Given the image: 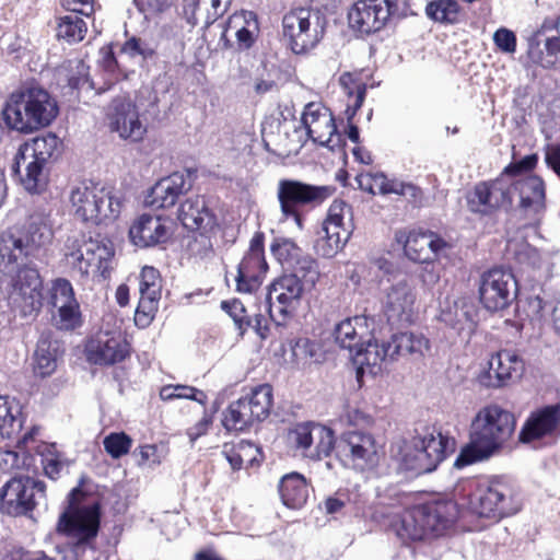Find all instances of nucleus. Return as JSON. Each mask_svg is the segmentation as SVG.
<instances>
[{
    "label": "nucleus",
    "mask_w": 560,
    "mask_h": 560,
    "mask_svg": "<svg viewBox=\"0 0 560 560\" xmlns=\"http://www.w3.org/2000/svg\"><path fill=\"white\" fill-rule=\"evenodd\" d=\"M34 259L12 229L0 234V291L24 317L36 316L43 305V281Z\"/></svg>",
    "instance_id": "obj_1"
},
{
    "label": "nucleus",
    "mask_w": 560,
    "mask_h": 560,
    "mask_svg": "<svg viewBox=\"0 0 560 560\" xmlns=\"http://www.w3.org/2000/svg\"><path fill=\"white\" fill-rule=\"evenodd\" d=\"M515 425V417L509 410L494 404L482 407L471 420L469 442L454 466L462 468L498 454L514 433Z\"/></svg>",
    "instance_id": "obj_2"
},
{
    "label": "nucleus",
    "mask_w": 560,
    "mask_h": 560,
    "mask_svg": "<svg viewBox=\"0 0 560 560\" xmlns=\"http://www.w3.org/2000/svg\"><path fill=\"white\" fill-rule=\"evenodd\" d=\"M101 526L100 502L75 488L68 497V505L59 515L56 532L66 537L75 553L95 550Z\"/></svg>",
    "instance_id": "obj_3"
},
{
    "label": "nucleus",
    "mask_w": 560,
    "mask_h": 560,
    "mask_svg": "<svg viewBox=\"0 0 560 560\" xmlns=\"http://www.w3.org/2000/svg\"><path fill=\"white\" fill-rule=\"evenodd\" d=\"M57 115V102L39 86L23 88L12 93L3 108L5 125L26 135L49 126Z\"/></svg>",
    "instance_id": "obj_4"
},
{
    "label": "nucleus",
    "mask_w": 560,
    "mask_h": 560,
    "mask_svg": "<svg viewBox=\"0 0 560 560\" xmlns=\"http://www.w3.org/2000/svg\"><path fill=\"white\" fill-rule=\"evenodd\" d=\"M60 144L54 133L36 137L21 144L12 171L20 174L21 185L31 194L40 192L48 183L49 164Z\"/></svg>",
    "instance_id": "obj_5"
},
{
    "label": "nucleus",
    "mask_w": 560,
    "mask_h": 560,
    "mask_svg": "<svg viewBox=\"0 0 560 560\" xmlns=\"http://www.w3.org/2000/svg\"><path fill=\"white\" fill-rule=\"evenodd\" d=\"M458 494L471 513L480 517L500 518L517 513L521 509L518 494L499 481L467 480L457 486Z\"/></svg>",
    "instance_id": "obj_6"
},
{
    "label": "nucleus",
    "mask_w": 560,
    "mask_h": 560,
    "mask_svg": "<svg viewBox=\"0 0 560 560\" xmlns=\"http://www.w3.org/2000/svg\"><path fill=\"white\" fill-rule=\"evenodd\" d=\"M65 266L81 278H105L114 256L110 242L86 237L82 233L68 236L62 248Z\"/></svg>",
    "instance_id": "obj_7"
},
{
    "label": "nucleus",
    "mask_w": 560,
    "mask_h": 560,
    "mask_svg": "<svg viewBox=\"0 0 560 560\" xmlns=\"http://www.w3.org/2000/svg\"><path fill=\"white\" fill-rule=\"evenodd\" d=\"M375 264L387 277V285L383 288V307L387 320L393 325L410 324L417 301L415 280L386 259H377Z\"/></svg>",
    "instance_id": "obj_8"
},
{
    "label": "nucleus",
    "mask_w": 560,
    "mask_h": 560,
    "mask_svg": "<svg viewBox=\"0 0 560 560\" xmlns=\"http://www.w3.org/2000/svg\"><path fill=\"white\" fill-rule=\"evenodd\" d=\"M74 215L93 224L116 220L121 210L120 197L93 182L74 185L69 195Z\"/></svg>",
    "instance_id": "obj_9"
},
{
    "label": "nucleus",
    "mask_w": 560,
    "mask_h": 560,
    "mask_svg": "<svg viewBox=\"0 0 560 560\" xmlns=\"http://www.w3.org/2000/svg\"><path fill=\"white\" fill-rule=\"evenodd\" d=\"M319 271L314 259L300 262L298 271L277 278L269 287L268 302L270 316L273 317V308L285 317L295 311L305 291L311 290L318 280Z\"/></svg>",
    "instance_id": "obj_10"
},
{
    "label": "nucleus",
    "mask_w": 560,
    "mask_h": 560,
    "mask_svg": "<svg viewBox=\"0 0 560 560\" xmlns=\"http://www.w3.org/2000/svg\"><path fill=\"white\" fill-rule=\"evenodd\" d=\"M335 188L327 185H312L298 179H280L277 185V200L280 208V222L293 220L303 230L301 209L315 208L330 196Z\"/></svg>",
    "instance_id": "obj_11"
},
{
    "label": "nucleus",
    "mask_w": 560,
    "mask_h": 560,
    "mask_svg": "<svg viewBox=\"0 0 560 560\" xmlns=\"http://www.w3.org/2000/svg\"><path fill=\"white\" fill-rule=\"evenodd\" d=\"M325 21L311 8L298 7L282 18V38L295 55L306 54L322 40Z\"/></svg>",
    "instance_id": "obj_12"
},
{
    "label": "nucleus",
    "mask_w": 560,
    "mask_h": 560,
    "mask_svg": "<svg viewBox=\"0 0 560 560\" xmlns=\"http://www.w3.org/2000/svg\"><path fill=\"white\" fill-rule=\"evenodd\" d=\"M448 442L440 432H427L404 441L398 451L401 467L417 474L433 471L445 458Z\"/></svg>",
    "instance_id": "obj_13"
},
{
    "label": "nucleus",
    "mask_w": 560,
    "mask_h": 560,
    "mask_svg": "<svg viewBox=\"0 0 560 560\" xmlns=\"http://www.w3.org/2000/svg\"><path fill=\"white\" fill-rule=\"evenodd\" d=\"M273 404L272 387L261 384L250 393L231 402L223 412L222 423L229 431H243L270 415Z\"/></svg>",
    "instance_id": "obj_14"
},
{
    "label": "nucleus",
    "mask_w": 560,
    "mask_h": 560,
    "mask_svg": "<svg viewBox=\"0 0 560 560\" xmlns=\"http://www.w3.org/2000/svg\"><path fill=\"white\" fill-rule=\"evenodd\" d=\"M337 455L345 466L360 471H372L384 455L383 446L375 436L364 431H348L342 434Z\"/></svg>",
    "instance_id": "obj_15"
},
{
    "label": "nucleus",
    "mask_w": 560,
    "mask_h": 560,
    "mask_svg": "<svg viewBox=\"0 0 560 560\" xmlns=\"http://www.w3.org/2000/svg\"><path fill=\"white\" fill-rule=\"evenodd\" d=\"M353 229L351 207L342 200H335L315 243L317 254L327 258L334 257L349 241Z\"/></svg>",
    "instance_id": "obj_16"
},
{
    "label": "nucleus",
    "mask_w": 560,
    "mask_h": 560,
    "mask_svg": "<svg viewBox=\"0 0 560 560\" xmlns=\"http://www.w3.org/2000/svg\"><path fill=\"white\" fill-rule=\"evenodd\" d=\"M45 499V483L28 475H16L0 492V510L9 515H25Z\"/></svg>",
    "instance_id": "obj_17"
},
{
    "label": "nucleus",
    "mask_w": 560,
    "mask_h": 560,
    "mask_svg": "<svg viewBox=\"0 0 560 560\" xmlns=\"http://www.w3.org/2000/svg\"><path fill=\"white\" fill-rule=\"evenodd\" d=\"M287 444L300 455L319 460L327 457L335 445V435L329 428L306 422L290 429L285 436Z\"/></svg>",
    "instance_id": "obj_18"
},
{
    "label": "nucleus",
    "mask_w": 560,
    "mask_h": 560,
    "mask_svg": "<svg viewBox=\"0 0 560 560\" xmlns=\"http://www.w3.org/2000/svg\"><path fill=\"white\" fill-rule=\"evenodd\" d=\"M479 300L490 312L506 308L516 298L517 282L513 272L504 268H492L479 280Z\"/></svg>",
    "instance_id": "obj_19"
},
{
    "label": "nucleus",
    "mask_w": 560,
    "mask_h": 560,
    "mask_svg": "<svg viewBox=\"0 0 560 560\" xmlns=\"http://www.w3.org/2000/svg\"><path fill=\"white\" fill-rule=\"evenodd\" d=\"M513 178L510 174H501L494 180L477 184L467 196L470 211L490 214L493 211L512 205Z\"/></svg>",
    "instance_id": "obj_20"
},
{
    "label": "nucleus",
    "mask_w": 560,
    "mask_h": 560,
    "mask_svg": "<svg viewBox=\"0 0 560 560\" xmlns=\"http://www.w3.org/2000/svg\"><path fill=\"white\" fill-rule=\"evenodd\" d=\"M395 241L404 247L405 255L415 262L429 264L434 258L447 256L452 245L430 231L395 232Z\"/></svg>",
    "instance_id": "obj_21"
},
{
    "label": "nucleus",
    "mask_w": 560,
    "mask_h": 560,
    "mask_svg": "<svg viewBox=\"0 0 560 560\" xmlns=\"http://www.w3.org/2000/svg\"><path fill=\"white\" fill-rule=\"evenodd\" d=\"M528 58L542 68L560 60V16L546 18L528 38Z\"/></svg>",
    "instance_id": "obj_22"
},
{
    "label": "nucleus",
    "mask_w": 560,
    "mask_h": 560,
    "mask_svg": "<svg viewBox=\"0 0 560 560\" xmlns=\"http://www.w3.org/2000/svg\"><path fill=\"white\" fill-rule=\"evenodd\" d=\"M459 500L456 487L452 495H439L419 505L429 536H441L454 525L459 516L460 506L464 505Z\"/></svg>",
    "instance_id": "obj_23"
},
{
    "label": "nucleus",
    "mask_w": 560,
    "mask_h": 560,
    "mask_svg": "<svg viewBox=\"0 0 560 560\" xmlns=\"http://www.w3.org/2000/svg\"><path fill=\"white\" fill-rule=\"evenodd\" d=\"M265 234L260 231L254 233L249 247L238 265L236 288L237 291L252 293L256 291L268 270L264 249Z\"/></svg>",
    "instance_id": "obj_24"
},
{
    "label": "nucleus",
    "mask_w": 560,
    "mask_h": 560,
    "mask_svg": "<svg viewBox=\"0 0 560 560\" xmlns=\"http://www.w3.org/2000/svg\"><path fill=\"white\" fill-rule=\"evenodd\" d=\"M396 9V0H358L348 13L349 25L362 34L377 32Z\"/></svg>",
    "instance_id": "obj_25"
},
{
    "label": "nucleus",
    "mask_w": 560,
    "mask_h": 560,
    "mask_svg": "<svg viewBox=\"0 0 560 560\" xmlns=\"http://www.w3.org/2000/svg\"><path fill=\"white\" fill-rule=\"evenodd\" d=\"M108 126L121 139L139 142L147 133V126L141 120L138 107L128 97H116L107 110Z\"/></svg>",
    "instance_id": "obj_26"
},
{
    "label": "nucleus",
    "mask_w": 560,
    "mask_h": 560,
    "mask_svg": "<svg viewBox=\"0 0 560 560\" xmlns=\"http://www.w3.org/2000/svg\"><path fill=\"white\" fill-rule=\"evenodd\" d=\"M130 348L119 327H104L86 345L88 360L94 364L110 365L125 360Z\"/></svg>",
    "instance_id": "obj_27"
},
{
    "label": "nucleus",
    "mask_w": 560,
    "mask_h": 560,
    "mask_svg": "<svg viewBox=\"0 0 560 560\" xmlns=\"http://www.w3.org/2000/svg\"><path fill=\"white\" fill-rule=\"evenodd\" d=\"M49 303L56 310L54 320L59 329L71 330L81 325L80 304L69 280L58 278L51 282Z\"/></svg>",
    "instance_id": "obj_28"
},
{
    "label": "nucleus",
    "mask_w": 560,
    "mask_h": 560,
    "mask_svg": "<svg viewBox=\"0 0 560 560\" xmlns=\"http://www.w3.org/2000/svg\"><path fill=\"white\" fill-rule=\"evenodd\" d=\"M524 370L523 360L511 350H501L491 355L488 369L481 372L478 381L486 387H502L518 378Z\"/></svg>",
    "instance_id": "obj_29"
},
{
    "label": "nucleus",
    "mask_w": 560,
    "mask_h": 560,
    "mask_svg": "<svg viewBox=\"0 0 560 560\" xmlns=\"http://www.w3.org/2000/svg\"><path fill=\"white\" fill-rule=\"evenodd\" d=\"M34 255H39L52 243L55 230L51 214L44 210L33 212L22 229H12Z\"/></svg>",
    "instance_id": "obj_30"
},
{
    "label": "nucleus",
    "mask_w": 560,
    "mask_h": 560,
    "mask_svg": "<svg viewBox=\"0 0 560 560\" xmlns=\"http://www.w3.org/2000/svg\"><path fill=\"white\" fill-rule=\"evenodd\" d=\"M172 235L167 219L142 214L129 229V238L138 247L145 248L165 243Z\"/></svg>",
    "instance_id": "obj_31"
},
{
    "label": "nucleus",
    "mask_w": 560,
    "mask_h": 560,
    "mask_svg": "<svg viewBox=\"0 0 560 560\" xmlns=\"http://www.w3.org/2000/svg\"><path fill=\"white\" fill-rule=\"evenodd\" d=\"M559 433L560 405L547 406L530 413L520 432V441L530 443Z\"/></svg>",
    "instance_id": "obj_32"
},
{
    "label": "nucleus",
    "mask_w": 560,
    "mask_h": 560,
    "mask_svg": "<svg viewBox=\"0 0 560 560\" xmlns=\"http://www.w3.org/2000/svg\"><path fill=\"white\" fill-rule=\"evenodd\" d=\"M302 124L307 136L320 145H328L336 133L332 114L319 102H311L305 105L302 113Z\"/></svg>",
    "instance_id": "obj_33"
},
{
    "label": "nucleus",
    "mask_w": 560,
    "mask_h": 560,
    "mask_svg": "<svg viewBox=\"0 0 560 560\" xmlns=\"http://www.w3.org/2000/svg\"><path fill=\"white\" fill-rule=\"evenodd\" d=\"M373 319L364 315L348 317L338 323L334 329L336 345L349 351V355L364 346L372 334Z\"/></svg>",
    "instance_id": "obj_34"
},
{
    "label": "nucleus",
    "mask_w": 560,
    "mask_h": 560,
    "mask_svg": "<svg viewBox=\"0 0 560 560\" xmlns=\"http://www.w3.org/2000/svg\"><path fill=\"white\" fill-rule=\"evenodd\" d=\"M178 220L189 231L208 232L215 225V215L203 196H190L178 208Z\"/></svg>",
    "instance_id": "obj_35"
},
{
    "label": "nucleus",
    "mask_w": 560,
    "mask_h": 560,
    "mask_svg": "<svg viewBox=\"0 0 560 560\" xmlns=\"http://www.w3.org/2000/svg\"><path fill=\"white\" fill-rule=\"evenodd\" d=\"M188 176L180 172H175L167 177L160 179L152 188L147 198V202L155 208L173 207L178 197L190 189Z\"/></svg>",
    "instance_id": "obj_36"
},
{
    "label": "nucleus",
    "mask_w": 560,
    "mask_h": 560,
    "mask_svg": "<svg viewBox=\"0 0 560 560\" xmlns=\"http://www.w3.org/2000/svg\"><path fill=\"white\" fill-rule=\"evenodd\" d=\"M512 196L518 197L520 208L526 214H537L545 208V185L538 176L513 178Z\"/></svg>",
    "instance_id": "obj_37"
},
{
    "label": "nucleus",
    "mask_w": 560,
    "mask_h": 560,
    "mask_svg": "<svg viewBox=\"0 0 560 560\" xmlns=\"http://www.w3.org/2000/svg\"><path fill=\"white\" fill-rule=\"evenodd\" d=\"M357 365L358 381L365 375H376L381 372L382 363L389 358L388 342L378 343L372 341V335L368 338L364 346L359 347L350 357Z\"/></svg>",
    "instance_id": "obj_38"
},
{
    "label": "nucleus",
    "mask_w": 560,
    "mask_h": 560,
    "mask_svg": "<svg viewBox=\"0 0 560 560\" xmlns=\"http://www.w3.org/2000/svg\"><path fill=\"white\" fill-rule=\"evenodd\" d=\"M229 32L234 34L240 47L250 48L259 35L257 15L252 11L235 12L229 18L223 36Z\"/></svg>",
    "instance_id": "obj_39"
},
{
    "label": "nucleus",
    "mask_w": 560,
    "mask_h": 560,
    "mask_svg": "<svg viewBox=\"0 0 560 560\" xmlns=\"http://www.w3.org/2000/svg\"><path fill=\"white\" fill-rule=\"evenodd\" d=\"M278 488L282 503L289 509H301L307 501L308 485L305 477L299 472L284 475Z\"/></svg>",
    "instance_id": "obj_40"
},
{
    "label": "nucleus",
    "mask_w": 560,
    "mask_h": 560,
    "mask_svg": "<svg viewBox=\"0 0 560 560\" xmlns=\"http://www.w3.org/2000/svg\"><path fill=\"white\" fill-rule=\"evenodd\" d=\"M420 514L419 506H416L402 512L394 518L390 526L401 540H421L430 537Z\"/></svg>",
    "instance_id": "obj_41"
},
{
    "label": "nucleus",
    "mask_w": 560,
    "mask_h": 560,
    "mask_svg": "<svg viewBox=\"0 0 560 560\" xmlns=\"http://www.w3.org/2000/svg\"><path fill=\"white\" fill-rule=\"evenodd\" d=\"M390 359L395 357L413 355L421 358L429 350V340L421 334L400 332L392 336L387 341Z\"/></svg>",
    "instance_id": "obj_42"
},
{
    "label": "nucleus",
    "mask_w": 560,
    "mask_h": 560,
    "mask_svg": "<svg viewBox=\"0 0 560 560\" xmlns=\"http://www.w3.org/2000/svg\"><path fill=\"white\" fill-rule=\"evenodd\" d=\"M359 184L363 190L372 195H406L408 190H413L412 185L396 179H388L383 173L361 174L359 176Z\"/></svg>",
    "instance_id": "obj_43"
},
{
    "label": "nucleus",
    "mask_w": 560,
    "mask_h": 560,
    "mask_svg": "<svg viewBox=\"0 0 560 560\" xmlns=\"http://www.w3.org/2000/svg\"><path fill=\"white\" fill-rule=\"evenodd\" d=\"M57 343L49 336L42 335L34 353V372L40 377L49 376L57 366Z\"/></svg>",
    "instance_id": "obj_44"
},
{
    "label": "nucleus",
    "mask_w": 560,
    "mask_h": 560,
    "mask_svg": "<svg viewBox=\"0 0 560 560\" xmlns=\"http://www.w3.org/2000/svg\"><path fill=\"white\" fill-rule=\"evenodd\" d=\"M271 253L278 259V261L287 267L292 269V271H298V267H300V262L306 259H313L312 257L304 255L300 247L289 238H278L271 244Z\"/></svg>",
    "instance_id": "obj_45"
},
{
    "label": "nucleus",
    "mask_w": 560,
    "mask_h": 560,
    "mask_svg": "<svg viewBox=\"0 0 560 560\" xmlns=\"http://www.w3.org/2000/svg\"><path fill=\"white\" fill-rule=\"evenodd\" d=\"M340 86L343 92L350 97L353 98L352 105H349L347 108V113L349 114V120L355 115L357 110L362 106L365 93H366V84L362 80L360 73H351L345 72L339 78Z\"/></svg>",
    "instance_id": "obj_46"
},
{
    "label": "nucleus",
    "mask_w": 560,
    "mask_h": 560,
    "mask_svg": "<svg viewBox=\"0 0 560 560\" xmlns=\"http://www.w3.org/2000/svg\"><path fill=\"white\" fill-rule=\"evenodd\" d=\"M21 407L18 401L0 396V436L11 438L22 427Z\"/></svg>",
    "instance_id": "obj_47"
},
{
    "label": "nucleus",
    "mask_w": 560,
    "mask_h": 560,
    "mask_svg": "<svg viewBox=\"0 0 560 560\" xmlns=\"http://www.w3.org/2000/svg\"><path fill=\"white\" fill-rule=\"evenodd\" d=\"M460 5L456 0H433L427 4L425 13L434 22L455 24L460 18Z\"/></svg>",
    "instance_id": "obj_48"
},
{
    "label": "nucleus",
    "mask_w": 560,
    "mask_h": 560,
    "mask_svg": "<svg viewBox=\"0 0 560 560\" xmlns=\"http://www.w3.org/2000/svg\"><path fill=\"white\" fill-rule=\"evenodd\" d=\"M472 306L465 302H455L453 306L441 313V319L458 331L471 329L474 326Z\"/></svg>",
    "instance_id": "obj_49"
},
{
    "label": "nucleus",
    "mask_w": 560,
    "mask_h": 560,
    "mask_svg": "<svg viewBox=\"0 0 560 560\" xmlns=\"http://www.w3.org/2000/svg\"><path fill=\"white\" fill-rule=\"evenodd\" d=\"M78 14L72 12L59 19L57 26L58 38L65 39L68 43H78L84 38L88 26Z\"/></svg>",
    "instance_id": "obj_50"
},
{
    "label": "nucleus",
    "mask_w": 560,
    "mask_h": 560,
    "mask_svg": "<svg viewBox=\"0 0 560 560\" xmlns=\"http://www.w3.org/2000/svg\"><path fill=\"white\" fill-rule=\"evenodd\" d=\"M162 400L168 401L174 399H191L201 405L206 404L207 395L195 387L187 385H166L160 390Z\"/></svg>",
    "instance_id": "obj_51"
},
{
    "label": "nucleus",
    "mask_w": 560,
    "mask_h": 560,
    "mask_svg": "<svg viewBox=\"0 0 560 560\" xmlns=\"http://www.w3.org/2000/svg\"><path fill=\"white\" fill-rule=\"evenodd\" d=\"M103 446L113 459H118L129 453L132 439L125 432H112L104 438Z\"/></svg>",
    "instance_id": "obj_52"
},
{
    "label": "nucleus",
    "mask_w": 560,
    "mask_h": 560,
    "mask_svg": "<svg viewBox=\"0 0 560 560\" xmlns=\"http://www.w3.org/2000/svg\"><path fill=\"white\" fill-rule=\"evenodd\" d=\"M254 453H259V450L250 442H241L236 447L224 451L225 457L233 470L241 469L245 460H255L256 456Z\"/></svg>",
    "instance_id": "obj_53"
},
{
    "label": "nucleus",
    "mask_w": 560,
    "mask_h": 560,
    "mask_svg": "<svg viewBox=\"0 0 560 560\" xmlns=\"http://www.w3.org/2000/svg\"><path fill=\"white\" fill-rule=\"evenodd\" d=\"M33 458L24 452L15 451L0 452V469L3 472H14L19 470H30Z\"/></svg>",
    "instance_id": "obj_54"
},
{
    "label": "nucleus",
    "mask_w": 560,
    "mask_h": 560,
    "mask_svg": "<svg viewBox=\"0 0 560 560\" xmlns=\"http://www.w3.org/2000/svg\"><path fill=\"white\" fill-rule=\"evenodd\" d=\"M161 296L140 294V300L135 314V322L138 326L145 327L153 319Z\"/></svg>",
    "instance_id": "obj_55"
},
{
    "label": "nucleus",
    "mask_w": 560,
    "mask_h": 560,
    "mask_svg": "<svg viewBox=\"0 0 560 560\" xmlns=\"http://www.w3.org/2000/svg\"><path fill=\"white\" fill-rule=\"evenodd\" d=\"M162 279L158 269L151 266H144L140 273L139 292L161 296Z\"/></svg>",
    "instance_id": "obj_56"
},
{
    "label": "nucleus",
    "mask_w": 560,
    "mask_h": 560,
    "mask_svg": "<svg viewBox=\"0 0 560 560\" xmlns=\"http://www.w3.org/2000/svg\"><path fill=\"white\" fill-rule=\"evenodd\" d=\"M167 451L163 445L145 444L138 448L139 466L155 467L166 457Z\"/></svg>",
    "instance_id": "obj_57"
},
{
    "label": "nucleus",
    "mask_w": 560,
    "mask_h": 560,
    "mask_svg": "<svg viewBox=\"0 0 560 560\" xmlns=\"http://www.w3.org/2000/svg\"><path fill=\"white\" fill-rule=\"evenodd\" d=\"M222 308L225 310L232 317L235 326L240 330V334L245 332V320L247 319L246 310L241 301L233 300L232 302H222Z\"/></svg>",
    "instance_id": "obj_58"
},
{
    "label": "nucleus",
    "mask_w": 560,
    "mask_h": 560,
    "mask_svg": "<svg viewBox=\"0 0 560 560\" xmlns=\"http://www.w3.org/2000/svg\"><path fill=\"white\" fill-rule=\"evenodd\" d=\"M122 51L131 57L141 56L143 58L152 57L154 49L145 40L131 37L122 46Z\"/></svg>",
    "instance_id": "obj_59"
},
{
    "label": "nucleus",
    "mask_w": 560,
    "mask_h": 560,
    "mask_svg": "<svg viewBox=\"0 0 560 560\" xmlns=\"http://www.w3.org/2000/svg\"><path fill=\"white\" fill-rule=\"evenodd\" d=\"M493 42L502 52L514 54L516 50V36L512 31L505 27L495 31Z\"/></svg>",
    "instance_id": "obj_60"
},
{
    "label": "nucleus",
    "mask_w": 560,
    "mask_h": 560,
    "mask_svg": "<svg viewBox=\"0 0 560 560\" xmlns=\"http://www.w3.org/2000/svg\"><path fill=\"white\" fill-rule=\"evenodd\" d=\"M67 10L90 18L94 11V0H62Z\"/></svg>",
    "instance_id": "obj_61"
},
{
    "label": "nucleus",
    "mask_w": 560,
    "mask_h": 560,
    "mask_svg": "<svg viewBox=\"0 0 560 560\" xmlns=\"http://www.w3.org/2000/svg\"><path fill=\"white\" fill-rule=\"evenodd\" d=\"M533 306H537L538 308L542 311H547L550 314V320L555 328V330L560 334V300L553 302L552 304H544L542 301L539 298H536L532 302Z\"/></svg>",
    "instance_id": "obj_62"
},
{
    "label": "nucleus",
    "mask_w": 560,
    "mask_h": 560,
    "mask_svg": "<svg viewBox=\"0 0 560 560\" xmlns=\"http://www.w3.org/2000/svg\"><path fill=\"white\" fill-rule=\"evenodd\" d=\"M318 351V345L306 338H301L296 341L293 349L294 355L313 359Z\"/></svg>",
    "instance_id": "obj_63"
},
{
    "label": "nucleus",
    "mask_w": 560,
    "mask_h": 560,
    "mask_svg": "<svg viewBox=\"0 0 560 560\" xmlns=\"http://www.w3.org/2000/svg\"><path fill=\"white\" fill-rule=\"evenodd\" d=\"M42 465L45 474L51 479L57 478L63 468V462L58 455L54 454L44 457L42 459Z\"/></svg>",
    "instance_id": "obj_64"
}]
</instances>
